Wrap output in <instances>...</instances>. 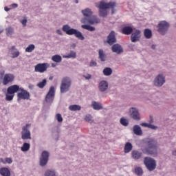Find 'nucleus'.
<instances>
[{
	"label": "nucleus",
	"instance_id": "nucleus-24",
	"mask_svg": "<svg viewBox=\"0 0 176 176\" xmlns=\"http://www.w3.org/2000/svg\"><path fill=\"white\" fill-rule=\"evenodd\" d=\"M82 13L85 17H87L86 19H89L91 17V16L93 14V12L89 8H86L85 10H82Z\"/></svg>",
	"mask_w": 176,
	"mask_h": 176
},
{
	"label": "nucleus",
	"instance_id": "nucleus-25",
	"mask_svg": "<svg viewBox=\"0 0 176 176\" xmlns=\"http://www.w3.org/2000/svg\"><path fill=\"white\" fill-rule=\"evenodd\" d=\"M132 150H133V144H131V143L130 142H126L124 147V152L125 153H129V152H131Z\"/></svg>",
	"mask_w": 176,
	"mask_h": 176
},
{
	"label": "nucleus",
	"instance_id": "nucleus-45",
	"mask_svg": "<svg viewBox=\"0 0 176 176\" xmlns=\"http://www.w3.org/2000/svg\"><path fill=\"white\" fill-rule=\"evenodd\" d=\"M35 49V45L34 44L30 45L26 49L25 52L28 53H31Z\"/></svg>",
	"mask_w": 176,
	"mask_h": 176
},
{
	"label": "nucleus",
	"instance_id": "nucleus-14",
	"mask_svg": "<svg viewBox=\"0 0 176 176\" xmlns=\"http://www.w3.org/2000/svg\"><path fill=\"white\" fill-rule=\"evenodd\" d=\"M47 69V63H38L34 67L35 72H40V74H43Z\"/></svg>",
	"mask_w": 176,
	"mask_h": 176
},
{
	"label": "nucleus",
	"instance_id": "nucleus-40",
	"mask_svg": "<svg viewBox=\"0 0 176 176\" xmlns=\"http://www.w3.org/2000/svg\"><path fill=\"white\" fill-rule=\"evenodd\" d=\"M135 174H136V175L141 176L144 174V171L140 167H137L135 168Z\"/></svg>",
	"mask_w": 176,
	"mask_h": 176
},
{
	"label": "nucleus",
	"instance_id": "nucleus-38",
	"mask_svg": "<svg viewBox=\"0 0 176 176\" xmlns=\"http://www.w3.org/2000/svg\"><path fill=\"white\" fill-rule=\"evenodd\" d=\"M14 98V94H9V92L7 91V93L6 94V101H12V100H13Z\"/></svg>",
	"mask_w": 176,
	"mask_h": 176
},
{
	"label": "nucleus",
	"instance_id": "nucleus-6",
	"mask_svg": "<svg viewBox=\"0 0 176 176\" xmlns=\"http://www.w3.org/2000/svg\"><path fill=\"white\" fill-rule=\"evenodd\" d=\"M170 24L166 21H162L157 25V31L161 35H164L168 31Z\"/></svg>",
	"mask_w": 176,
	"mask_h": 176
},
{
	"label": "nucleus",
	"instance_id": "nucleus-7",
	"mask_svg": "<svg viewBox=\"0 0 176 176\" xmlns=\"http://www.w3.org/2000/svg\"><path fill=\"white\" fill-rule=\"evenodd\" d=\"M54 96H56V89L54 87L52 86L45 96V102L47 104H52V102L54 101Z\"/></svg>",
	"mask_w": 176,
	"mask_h": 176
},
{
	"label": "nucleus",
	"instance_id": "nucleus-58",
	"mask_svg": "<svg viewBox=\"0 0 176 176\" xmlns=\"http://www.w3.org/2000/svg\"><path fill=\"white\" fill-rule=\"evenodd\" d=\"M78 0H76V3H78Z\"/></svg>",
	"mask_w": 176,
	"mask_h": 176
},
{
	"label": "nucleus",
	"instance_id": "nucleus-50",
	"mask_svg": "<svg viewBox=\"0 0 176 176\" xmlns=\"http://www.w3.org/2000/svg\"><path fill=\"white\" fill-rule=\"evenodd\" d=\"M84 78H85V79H87V80H89V79H91V75L90 74H87V76H83Z\"/></svg>",
	"mask_w": 176,
	"mask_h": 176
},
{
	"label": "nucleus",
	"instance_id": "nucleus-39",
	"mask_svg": "<svg viewBox=\"0 0 176 176\" xmlns=\"http://www.w3.org/2000/svg\"><path fill=\"white\" fill-rule=\"evenodd\" d=\"M6 35L9 36L10 35H13V33L14 32L13 28L8 27L6 29Z\"/></svg>",
	"mask_w": 176,
	"mask_h": 176
},
{
	"label": "nucleus",
	"instance_id": "nucleus-44",
	"mask_svg": "<svg viewBox=\"0 0 176 176\" xmlns=\"http://www.w3.org/2000/svg\"><path fill=\"white\" fill-rule=\"evenodd\" d=\"M120 122L122 126H129V120L124 118H122Z\"/></svg>",
	"mask_w": 176,
	"mask_h": 176
},
{
	"label": "nucleus",
	"instance_id": "nucleus-2",
	"mask_svg": "<svg viewBox=\"0 0 176 176\" xmlns=\"http://www.w3.org/2000/svg\"><path fill=\"white\" fill-rule=\"evenodd\" d=\"M147 144L148 147L142 149L143 153L146 155H156L157 153V142L153 139H150Z\"/></svg>",
	"mask_w": 176,
	"mask_h": 176
},
{
	"label": "nucleus",
	"instance_id": "nucleus-18",
	"mask_svg": "<svg viewBox=\"0 0 176 176\" xmlns=\"http://www.w3.org/2000/svg\"><path fill=\"white\" fill-rule=\"evenodd\" d=\"M116 42V37H115V32L111 31L107 36V43L109 45H113Z\"/></svg>",
	"mask_w": 176,
	"mask_h": 176
},
{
	"label": "nucleus",
	"instance_id": "nucleus-4",
	"mask_svg": "<svg viewBox=\"0 0 176 176\" xmlns=\"http://www.w3.org/2000/svg\"><path fill=\"white\" fill-rule=\"evenodd\" d=\"M71 85H72V80H71V78L69 77H64L62 79L60 86V93H67V91H69Z\"/></svg>",
	"mask_w": 176,
	"mask_h": 176
},
{
	"label": "nucleus",
	"instance_id": "nucleus-53",
	"mask_svg": "<svg viewBox=\"0 0 176 176\" xmlns=\"http://www.w3.org/2000/svg\"><path fill=\"white\" fill-rule=\"evenodd\" d=\"M4 10H6V12H9V10H10V8H9L8 7H5Z\"/></svg>",
	"mask_w": 176,
	"mask_h": 176
},
{
	"label": "nucleus",
	"instance_id": "nucleus-35",
	"mask_svg": "<svg viewBox=\"0 0 176 176\" xmlns=\"http://www.w3.org/2000/svg\"><path fill=\"white\" fill-rule=\"evenodd\" d=\"M98 54L100 60L102 62L105 61V54H104V50H99Z\"/></svg>",
	"mask_w": 176,
	"mask_h": 176
},
{
	"label": "nucleus",
	"instance_id": "nucleus-17",
	"mask_svg": "<svg viewBox=\"0 0 176 176\" xmlns=\"http://www.w3.org/2000/svg\"><path fill=\"white\" fill-rule=\"evenodd\" d=\"M111 50L113 53H116V54L123 53V48L119 44H114L111 47Z\"/></svg>",
	"mask_w": 176,
	"mask_h": 176
},
{
	"label": "nucleus",
	"instance_id": "nucleus-33",
	"mask_svg": "<svg viewBox=\"0 0 176 176\" xmlns=\"http://www.w3.org/2000/svg\"><path fill=\"white\" fill-rule=\"evenodd\" d=\"M52 61H54V63H61L63 58L60 55H54L52 57Z\"/></svg>",
	"mask_w": 176,
	"mask_h": 176
},
{
	"label": "nucleus",
	"instance_id": "nucleus-42",
	"mask_svg": "<svg viewBox=\"0 0 176 176\" xmlns=\"http://www.w3.org/2000/svg\"><path fill=\"white\" fill-rule=\"evenodd\" d=\"M45 176H56V171L53 170H47L45 172Z\"/></svg>",
	"mask_w": 176,
	"mask_h": 176
},
{
	"label": "nucleus",
	"instance_id": "nucleus-3",
	"mask_svg": "<svg viewBox=\"0 0 176 176\" xmlns=\"http://www.w3.org/2000/svg\"><path fill=\"white\" fill-rule=\"evenodd\" d=\"M62 30L63 32L67 34V35H74L76 38H78L80 41H84L85 39V36H83L82 32H79L78 30L71 28L68 25H64Z\"/></svg>",
	"mask_w": 176,
	"mask_h": 176
},
{
	"label": "nucleus",
	"instance_id": "nucleus-31",
	"mask_svg": "<svg viewBox=\"0 0 176 176\" xmlns=\"http://www.w3.org/2000/svg\"><path fill=\"white\" fill-rule=\"evenodd\" d=\"M63 58H76V52L74 51H70L68 55H64Z\"/></svg>",
	"mask_w": 176,
	"mask_h": 176
},
{
	"label": "nucleus",
	"instance_id": "nucleus-21",
	"mask_svg": "<svg viewBox=\"0 0 176 176\" xmlns=\"http://www.w3.org/2000/svg\"><path fill=\"white\" fill-rule=\"evenodd\" d=\"M121 32L124 35H131V34H133V28L131 26H124L122 28Z\"/></svg>",
	"mask_w": 176,
	"mask_h": 176
},
{
	"label": "nucleus",
	"instance_id": "nucleus-19",
	"mask_svg": "<svg viewBox=\"0 0 176 176\" xmlns=\"http://www.w3.org/2000/svg\"><path fill=\"white\" fill-rule=\"evenodd\" d=\"M9 94H14L17 91H20V87L17 85H12L7 89Z\"/></svg>",
	"mask_w": 176,
	"mask_h": 176
},
{
	"label": "nucleus",
	"instance_id": "nucleus-32",
	"mask_svg": "<svg viewBox=\"0 0 176 176\" xmlns=\"http://www.w3.org/2000/svg\"><path fill=\"white\" fill-rule=\"evenodd\" d=\"M103 74L105 75V76H109L110 75H112V69L110 67H106L103 69Z\"/></svg>",
	"mask_w": 176,
	"mask_h": 176
},
{
	"label": "nucleus",
	"instance_id": "nucleus-56",
	"mask_svg": "<svg viewBox=\"0 0 176 176\" xmlns=\"http://www.w3.org/2000/svg\"><path fill=\"white\" fill-rule=\"evenodd\" d=\"M172 155H173V156H176V150L174 151H173Z\"/></svg>",
	"mask_w": 176,
	"mask_h": 176
},
{
	"label": "nucleus",
	"instance_id": "nucleus-36",
	"mask_svg": "<svg viewBox=\"0 0 176 176\" xmlns=\"http://www.w3.org/2000/svg\"><path fill=\"white\" fill-rule=\"evenodd\" d=\"M140 125L143 126V127H148V129H152V130H156V129H157V126H155V125H152L151 124H148V123H142Z\"/></svg>",
	"mask_w": 176,
	"mask_h": 176
},
{
	"label": "nucleus",
	"instance_id": "nucleus-52",
	"mask_svg": "<svg viewBox=\"0 0 176 176\" xmlns=\"http://www.w3.org/2000/svg\"><path fill=\"white\" fill-rule=\"evenodd\" d=\"M0 163H3V164H6V161L3 160V158H0Z\"/></svg>",
	"mask_w": 176,
	"mask_h": 176
},
{
	"label": "nucleus",
	"instance_id": "nucleus-9",
	"mask_svg": "<svg viewBox=\"0 0 176 176\" xmlns=\"http://www.w3.org/2000/svg\"><path fill=\"white\" fill-rule=\"evenodd\" d=\"M100 20L97 17V16H91L90 18H83L81 20L82 24H98Z\"/></svg>",
	"mask_w": 176,
	"mask_h": 176
},
{
	"label": "nucleus",
	"instance_id": "nucleus-16",
	"mask_svg": "<svg viewBox=\"0 0 176 176\" xmlns=\"http://www.w3.org/2000/svg\"><path fill=\"white\" fill-rule=\"evenodd\" d=\"M131 116L134 119V120H140V113H138V110L135 108H131L130 109Z\"/></svg>",
	"mask_w": 176,
	"mask_h": 176
},
{
	"label": "nucleus",
	"instance_id": "nucleus-13",
	"mask_svg": "<svg viewBox=\"0 0 176 176\" xmlns=\"http://www.w3.org/2000/svg\"><path fill=\"white\" fill-rule=\"evenodd\" d=\"M14 80V75L12 74H6L4 75L3 78V85L6 86V85H9V83H12Z\"/></svg>",
	"mask_w": 176,
	"mask_h": 176
},
{
	"label": "nucleus",
	"instance_id": "nucleus-49",
	"mask_svg": "<svg viewBox=\"0 0 176 176\" xmlns=\"http://www.w3.org/2000/svg\"><path fill=\"white\" fill-rule=\"evenodd\" d=\"M21 23L23 25V27H25L27 25V19H25L21 21Z\"/></svg>",
	"mask_w": 176,
	"mask_h": 176
},
{
	"label": "nucleus",
	"instance_id": "nucleus-28",
	"mask_svg": "<svg viewBox=\"0 0 176 176\" xmlns=\"http://www.w3.org/2000/svg\"><path fill=\"white\" fill-rule=\"evenodd\" d=\"M144 35L146 39H151V38H152V30L149 29H145L144 31Z\"/></svg>",
	"mask_w": 176,
	"mask_h": 176
},
{
	"label": "nucleus",
	"instance_id": "nucleus-15",
	"mask_svg": "<svg viewBox=\"0 0 176 176\" xmlns=\"http://www.w3.org/2000/svg\"><path fill=\"white\" fill-rule=\"evenodd\" d=\"M164 82H166V80H164V77L162 74H160L155 79L154 85L155 86L160 87V86H163Z\"/></svg>",
	"mask_w": 176,
	"mask_h": 176
},
{
	"label": "nucleus",
	"instance_id": "nucleus-55",
	"mask_svg": "<svg viewBox=\"0 0 176 176\" xmlns=\"http://www.w3.org/2000/svg\"><path fill=\"white\" fill-rule=\"evenodd\" d=\"M0 75H1V76H3V75H5V71L1 72Z\"/></svg>",
	"mask_w": 176,
	"mask_h": 176
},
{
	"label": "nucleus",
	"instance_id": "nucleus-54",
	"mask_svg": "<svg viewBox=\"0 0 176 176\" xmlns=\"http://www.w3.org/2000/svg\"><path fill=\"white\" fill-rule=\"evenodd\" d=\"M12 8H17V6H19V5H17L16 3H13L12 5Z\"/></svg>",
	"mask_w": 176,
	"mask_h": 176
},
{
	"label": "nucleus",
	"instance_id": "nucleus-41",
	"mask_svg": "<svg viewBox=\"0 0 176 176\" xmlns=\"http://www.w3.org/2000/svg\"><path fill=\"white\" fill-rule=\"evenodd\" d=\"M84 120H85V122H88L89 123H93V116H91L90 114L86 115Z\"/></svg>",
	"mask_w": 176,
	"mask_h": 176
},
{
	"label": "nucleus",
	"instance_id": "nucleus-22",
	"mask_svg": "<svg viewBox=\"0 0 176 176\" xmlns=\"http://www.w3.org/2000/svg\"><path fill=\"white\" fill-rule=\"evenodd\" d=\"M98 89L100 91H105L108 89V82L105 80H102L99 83Z\"/></svg>",
	"mask_w": 176,
	"mask_h": 176
},
{
	"label": "nucleus",
	"instance_id": "nucleus-20",
	"mask_svg": "<svg viewBox=\"0 0 176 176\" xmlns=\"http://www.w3.org/2000/svg\"><path fill=\"white\" fill-rule=\"evenodd\" d=\"M131 156L134 160H140L142 157V152L134 150L131 152Z\"/></svg>",
	"mask_w": 176,
	"mask_h": 176
},
{
	"label": "nucleus",
	"instance_id": "nucleus-29",
	"mask_svg": "<svg viewBox=\"0 0 176 176\" xmlns=\"http://www.w3.org/2000/svg\"><path fill=\"white\" fill-rule=\"evenodd\" d=\"M30 148H31V145L30 143H23V146L21 148V151L22 152H28L30 151Z\"/></svg>",
	"mask_w": 176,
	"mask_h": 176
},
{
	"label": "nucleus",
	"instance_id": "nucleus-11",
	"mask_svg": "<svg viewBox=\"0 0 176 176\" xmlns=\"http://www.w3.org/2000/svg\"><path fill=\"white\" fill-rule=\"evenodd\" d=\"M49 152L46 151H43L41 157L40 158V166L44 167V166H46V164H47V162H49Z\"/></svg>",
	"mask_w": 176,
	"mask_h": 176
},
{
	"label": "nucleus",
	"instance_id": "nucleus-59",
	"mask_svg": "<svg viewBox=\"0 0 176 176\" xmlns=\"http://www.w3.org/2000/svg\"><path fill=\"white\" fill-rule=\"evenodd\" d=\"M153 120H151V123H153Z\"/></svg>",
	"mask_w": 176,
	"mask_h": 176
},
{
	"label": "nucleus",
	"instance_id": "nucleus-8",
	"mask_svg": "<svg viewBox=\"0 0 176 176\" xmlns=\"http://www.w3.org/2000/svg\"><path fill=\"white\" fill-rule=\"evenodd\" d=\"M30 126H31L30 124H27L25 126L22 127V140H31V132L28 130V127H30Z\"/></svg>",
	"mask_w": 176,
	"mask_h": 176
},
{
	"label": "nucleus",
	"instance_id": "nucleus-51",
	"mask_svg": "<svg viewBox=\"0 0 176 176\" xmlns=\"http://www.w3.org/2000/svg\"><path fill=\"white\" fill-rule=\"evenodd\" d=\"M56 33L58 34V35H63V33L61 32L60 30H56Z\"/></svg>",
	"mask_w": 176,
	"mask_h": 176
},
{
	"label": "nucleus",
	"instance_id": "nucleus-1",
	"mask_svg": "<svg viewBox=\"0 0 176 176\" xmlns=\"http://www.w3.org/2000/svg\"><path fill=\"white\" fill-rule=\"evenodd\" d=\"M96 6L99 9V16H100V17H107V16H108V10H107V9H111L112 14L115 13L116 2L111 1L105 3V1H100L98 3H96Z\"/></svg>",
	"mask_w": 176,
	"mask_h": 176
},
{
	"label": "nucleus",
	"instance_id": "nucleus-48",
	"mask_svg": "<svg viewBox=\"0 0 176 176\" xmlns=\"http://www.w3.org/2000/svg\"><path fill=\"white\" fill-rule=\"evenodd\" d=\"M89 67H97V62L91 60L90 62Z\"/></svg>",
	"mask_w": 176,
	"mask_h": 176
},
{
	"label": "nucleus",
	"instance_id": "nucleus-23",
	"mask_svg": "<svg viewBox=\"0 0 176 176\" xmlns=\"http://www.w3.org/2000/svg\"><path fill=\"white\" fill-rule=\"evenodd\" d=\"M11 55L12 58H17L20 56V52L16 49V46H12L11 47Z\"/></svg>",
	"mask_w": 176,
	"mask_h": 176
},
{
	"label": "nucleus",
	"instance_id": "nucleus-37",
	"mask_svg": "<svg viewBox=\"0 0 176 176\" xmlns=\"http://www.w3.org/2000/svg\"><path fill=\"white\" fill-rule=\"evenodd\" d=\"M81 27L84 30H87V31H96V28L90 26L89 25H81Z\"/></svg>",
	"mask_w": 176,
	"mask_h": 176
},
{
	"label": "nucleus",
	"instance_id": "nucleus-60",
	"mask_svg": "<svg viewBox=\"0 0 176 176\" xmlns=\"http://www.w3.org/2000/svg\"><path fill=\"white\" fill-rule=\"evenodd\" d=\"M50 79H53V78H50Z\"/></svg>",
	"mask_w": 176,
	"mask_h": 176
},
{
	"label": "nucleus",
	"instance_id": "nucleus-30",
	"mask_svg": "<svg viewBox=\"0 0 176 176\" xmlns=\"http://www.w3.org/2000/svg\"><path fill=\"white\" fill-rule=\"evenodd\" d=\"M92 107L94 109H96V111H100V109H102V105H101L100 103L98 102H93Z\"/></svg>",
	"mask_w": 176,
	"mask_h": 176
},
{
	"label": "nucleus",
	"instance_id": "nucleus-10",
	"mask_svg": "<svg viewBox=\"0 0 176 176\" xmlns=\"http://www.w3.org/2000/svg\"><path fill=\"white\" fill-rule=\"evenodd\" d=\"M18 101L19 100H30V92L23 88H20L19 92L17 94Z\"/></svg>",
	"mask_w": 176,
	"mask_h": 176
},
{
	"label": "nucleus",
	"instance_id": "nucleus-12",
	"mask_svg": "<svg viewBox=\"0 0 176 176\" xmlns=\"http://www.w3.org/2000/svg\"><path fill=\"white\" fill-rule=\"evenodd\" d=\"M140 39H141V30H135L131 33V41L135 43V42H139Z\"/></svg>",
	"mask_w": 176,
	"mask_h": 176
},
{
	"label": "nucleus",
	"instance_id": "nucleus-46",
	"mask_svg": "<svg viewBox=\"0 0 176 176\" xmlns=\"http://www.w3.org/2000/svg\"><path fill=\"white\" fill-rule=\"evenodd\" d=\"M56 118L58 123H61V122H63V116H61V114L60 113L56 114Z\"/></svg>",
	"mask_w": 176,
	"mask_h": 176
},
{
	"label": "nucleus",
	"instance_id": "nucleus-43",
	"mask_svg": "<svg viewBox=\"0 0 176 176\" xmlns=\"http://www.w3.org/2000/svg\"><path fill=\"white\" fill-rule=\"evenodd\" d=\"M46 83H47L46 79H43L42 82H40L37 84V86L38 87H39V89H43Z\"/></svg>",
	"mask_w": 176,
	"mask_h": 176
},
{
	"label": "nucleus",
	"instance_id": "nucleus-34",
	"mask_svg": "<svg viewBox=\"0 0 176 176\" xmlns=\"http://www.w3.org/2000/svg\"><path fill=\"white\" fill-rule=\"evenodd\" d=\"M70 111H80L81 107L78 104H73L69 107Z\"/></svg>",
	"mask_w": 176,
	"mask_h": 176
},
{
	"label": "nucleus",
	"instance_id": "nucleus-27",
	"mask_svg": "<svg viewBox=\"0 0 176 176\" xmlns=\"http://www.w3.org/2000/svg\"><path fill=\"white\" fill-rule=\"evenodd\" d=\"M133 133L136 135H142V130H141V127L138 125L133 126Z\"/></svg>",
	"mask_w": 176,
	"mask_h": 176
},
{
	"label": "nucleus",
	"instance_id": "nucleus-5",
	"mask_svg": "<svg viewBox=\"0 0 176 176\" xmlns=\"http://www.w3.org/2000/svg\"><path fill=\"white\" fill-rule=\"evenodd\" d=\"M144 164L148 171H153L156 168V161L149 157H144Z\"/></svg>",
	"mask_w": 176,
	"mask_h": 176
},
{
	"label": "nucleus",
	"instance_id": "nucleus-26",
	"mask_svg": "<svg viewBox=\"0 0 176 176\" xmlns=\"http://www.w3.org/2000/svg\"><path fill=\"white\" fill-rule=\"evenodd\" d=\"M0 174L2 176H10V170L8 168H1Z\"/></svg>",
	"mask_w": 176,
	"mask_h": 176
},
{
	"label": "nucleus",
	"instance_id": "nucleus-57",
	"mask_svg": "<svg viewBox=\"0 0 176 176\" xmlns=\"http://www.w3.org/2000/svg\"><path fill=\"white\" fill-rule=\"evenodd\" d=\"M155 47H156V45H152V49H155Z\"/></svg>",
	"mask_w": 176,
	"mask_h": 176
},
{
	"label": "nucleus",
	"instance_id": "nucleus-47",
	"mask_svg": "<svg viewBox=\"0 0 176 176\" xmlns=\"http://www.w3.org/2000/svg\"><path fill=\"white\" fill-rule=\"evenodd\" d=\"M5 162H6V163H8V164H12V163H13V160L10 157H6L5 159Z\"/></svg>",
	"mask_w": 176,
	"mask_h": 176
}]
</instances>
